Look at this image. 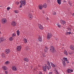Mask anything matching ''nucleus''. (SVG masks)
Listing matches in <instances>:
<instances>
[{"instance_id":"f257e3e1","label":"nucleus","mask_w":74,"mask_h":74,"mask_svg":"<svg viewBox=\"0 0 74 74\" xmlns=\"http://www.w3.org/2000/svg\"><path fill=\"white\" fill-rule=\"evenodd\" d=\"M47 64H45L44 66H43L42 67V69L45 72L47 71V69L48 70H49V69H51V65H50L49 62L48 61H47Z\"/></svg>"},{"instance_id":"f03ea898","label":"nucleus","mask_w":74,"mask_h":74,"mask_svg":"<svg viewBox=\"0 0 74 74\" xmlns=\"http://www.w3.org/2000/svg\"><path fill=\"white\" fill-rule=\"evenodd\" d=\"M50 49L51 52L53 53V52H56V50L54 49V47H53V46H51L50 47Z\"/></svg>"},{"instance_id":"7ed1b4c3","label":"nucleus","mask_w":74,"mask_h":74,"mask_svg":"<svg viewBox=\"0 0 74 74\" xmlns=\"http://www.w3.org/2000/svg\"><path fill=\"white\" fill-rule=\"evenodd\" d=\"M52 37V35L50 33H48L47 34V40H49Z\"/></svg>"},{"instance_id":"20e7f679","label":"nucleus","mask_w":74,"mask_h":74,"mask_svg":"<svg viewBox=\"0 0 74 74\" xmlns=\"http://www.w3.org/2000/svg\"><path fill=\"white\" fill-rule=\"evenodd\" d=\"M7 19H5V18H3L1 20V22L2 23H3V24H5V23L7 22Z\"/></svg>"},{"instance_id":"39448f33","label":"nucleus","mask_w":74,"mask_h":74,"mask_svg":"<svg viewBox=\"0 0 74 74\" xmlns=\"http://www.w3.org/2000/svg\"><path fill=\"white\" fill-rule=\"evenodd\" d=\"M50 63H51V66H52V67L55 68L54 69L55 71H56V65L54 64L52 62H50Z\"/></svg>"},{"instance_id":"423d86ee","label":"nucleus","mask_w":74,"mask_h":74,"mask_svg":"<svg viewBox=\"0 0 74 74\" xmlns=\"http://www.w3.org/2000/svg\"><path fill=\"white\" fill-rule=\"evenodd\" d=\"M20 2L21 5H25L26 4V1L25 0H21Z\"/></svg>"},{"instance_id":"0eeeda50","label":"nucleus","mask_w":74,"mask_h":74,"mask_svg":"<svg viewBox=\"0 0 74 74\" xmlns=\"http://www.w3.org/2000/svg\"><path fill=\"white\" fill-rule=\"evenodd\" d=\"M10 51L11 50L9 49H6L5 51V52L6 54H8L10 53Z\"/></svg>"},{"instance_id":"6e6552de","label":"nucleus","mask_w":74,"mask_h":74,"mask_svg":"<svg viewBox=\"0 0 74 74\" xmlns=\"http://www.w3.org/2000/svg\"><path fill=\"white\" fill-rule=\"evenodd\" d=\"M22 49V47L21 46H19L17 47L16 49L17 51H21V49Z\"/></svg>"},{"instance_id":"1a4fd4ad","label":"nucleus","mask_w":74,"mask_h":74,"mask_svg":"<svg viewBox=\"0 0 74 74\" xmlns=\"http://www.w3.org/2000/svg\"><path fill=\"white\" fill-rule=\"evenodd\" d=\"M12 70L14 71H16L17 70V67L16 66H13L12 67Z\"/></svg>"},{"instance_id":"9d476101","label":"nucleus","mask_w":74,"mask_h":74,"mask_svg":"<svg viewBox=\"0 0 74 74\" xmlns=\"http://www.w3.org/2000/svg\"><path fill=\"white\" fill-rule=\"evenodd\" d=\"M38 41L39 42H42V37L41 36H39L38 39Z\"/></svg>"},{"instance_id":"9b49d317","label":"nucleus","mask_w":74,"mask_h":74,"mask_svg":"<svg viewBox=\"0 0 74 74\" xmlns=\"http://www.w3.org/2000/svg\"><path fill=\"white\" fill-rule=\"evenodd\" d=\"M38 8L39 9H40V10H41L42 9V8H43V6H42V5H39L38 6Z\"/></svg>"},{"instance_id":"f8f14e48","label":"nucleus","mask_w":74,"mask_h":74,"mask_svg":"<svg viewBox=\"0 0 74 74\" xmlns=\"http://www.w3.org/2000/svg\"><path fill=\"white\" fill-rule=\"evenodd\" d=\"M28 18L30 19V20L32 19V17H33V16H32V14H29L28 15Z\"/></svg>"},{"instance_id":"ddd939ff","label":"nucleus","mask_w":74,"mask_h":74,"mask_svg":"<svg viewBox=\"0 0 74 74\" xmlns=\"http://www.w3.org/2000/svg\"><path fill=\"white\" fill-rule=\"evenodd\" d=\"M24 62H29V59L27 58H24Z\"/></svg>"},{"instance_id":"4468645a","label":"nucleus","mask_w":74,"mask_h":74,"mask_svg":"<svg viewBox=\"0 0 74 74\" xmlns=\"http://www.w3.org/2000/svg\"><path fill=\"white\" fill-rule=\"evenodd\" d=\"M70 48L72 50H74V46L72 45H71L70 46Z\"/></svg>"},{"instance_id":"2eb2a0df","label":"nucleus","mask_w":74,"mask_h":74,"mask_svg":"<svg viewBox=\"0 0 74 74\" xmlns=\"http://www.w3.org/2000/svg\"><path fill=\"white\" fill-rule=\"evenodd\" d=\"M11 25L13 26H15V25H16V23L14 21H13Z\"/></svg>"},{"instance_id":"dca6fc26","label":"nucleus","mask_w":74,"mask_h":74,"mask_svg":"<svg viewBox=\"0 0 74 74\" xmlns=\"http://www.w3.org/2000/svg\"><path fill=\"white\" fill-rule=\"evenodd\" d=\"M39 28L41 30L43 29V27L42 25H41L40 24L39 25Z\"/></svg>"},{"instance_id":"f3484780","label":"nucleus","mask_w":74,"mask_h":74,"mask_svg":"<svg viewBox=\"0 0 74 74\" xmlns=\"http://www.w3.org/2000/svg\"><path fill=\"white\" fill-rule=\"evenodd\" d=\"M23 41L25 43H27V39L26 38L23 39Z\"/></svg>"},{"instance_id":"a211bd4d","label":"nucleus","mask_w":74,"mask_h":74,"mask_svg":"<svg viewBox=\"0 0 74 74\" xmlns=\"http://www.w3.org/2000/svg\"><path fill=\"white\" fill-rule=\"evenodd\" d=\"M2 69L4 70H7V67L4 66L2 67Z\"/></svg>"},{"instance_id":"6ab92c4d","label":"nucleus","mask_w":74,"mask_h":74,"mask_svg":"<svg viewBox=\"0 0 74 74\" xmlns=\"http://www.w3.org/2000/svg\"><path fill=\"white\" fill-rule=\"evenodd\" d=\"M60 23L62 24L63 25H64L65 24V21L64 20H61L60 21Z\"/></svg>"},{"instance_id":"aec40b11","label":"nucleus","mask_w":74,"mask_h":74,"mask_svg":"<svg viewBox=\"0 0 74 74\" xmlns=\"http://www.w3.org/2000/svg\"><path fill=\"white\" fill-rule=\"evenodd\" d=\"M57 3L59 5L61 4V0H57Z\"/></svg>"},{"instance_id":"412c9836","label":"nucleus","mask_w":74,"mask_h":74,"mask_svg":"<svg viewBox=\"0 0 74 74\" xmlns=\"http://www.w3.org/2000/svg\"><path fill=\"white\" fill-rule=\"evenodd\" d=\"M62 63L64 66H66V62H65V61H62Z\"/></svg>"},{"instance_id":"4be33fe9","label":"nucleus","mask_w":74,"mask_h":74,"mask_svg":"<svg viewBox=\"0 0 74 74\" xmlns=\"http://www.w3.org/2000/svg\"><path fill=\"white\" fill-rule=\"evenodd\" d=\"M1 39V40H2V41H4V40H5V37H2V38H0Z\"/></svg>"},{"instance_id":"5701e85b","label":"nucleus","mask_w":74,"mask_h":74,"mask_svg":"<svg viewBox=\"0 0 74 74\" xmlns=\"http://www.w3.org/2000/svg\"><path fill=\"white\" fill-rule=\"evenodd\" d=\"M43 8H47V4H44L42 5Z\"/></svg>"},{"instance_id":"b1692460","label":"nucleus","mask_w":74,"mask_h":74,"mask_svg":"<svg viewBox=\"0 0 74 74\" xmlns=\"http://www.w3.org/2000/svg\"><path fill=\"white\" fill-rule=\"evenodd\" d=\"M56 25L59 27H61V25H60L59 24V23H57Z\"/></svg>"},{"instance_id":"393cba45","label":"nucleus","mask_w":74,"mask_h":74,"mask_svg":"<svg viewBox=\"0 0 74 74\" xmlns=\"http://www.w3.org/2000/svg\"><path fill=\"white\" fill-rule=\"evenodd\" d=\"M9 40L10 41H12V40H13V37H10L9 38Z\"/></svg>"},{"instance_id":"a878e982","label":"nucleus","mask_w":74,"mask_h":74,"mask_svg":"<svg viewBox=\"0 0 74 74\" xmlns=\"http://www.w3.org/2000/svg\"><path fill=\"white\" fill-rule=\"evenodd\" d=\"M64 53V54H65V55H66V56L68 55V54L67 53V51H65Z\"/></svg>"},{"instance_id":"bb28decb","label":"nucleus","mask_w":74,"mask_h":74,"mask_svg":"<svg viewBox=\"0 0 74 74\" xmlns=\"http://www.w3.org/2000/svg\"><path fill=\"white\" fill-rule=\"evenodd\" d=\"M63 60H64V61H67V58H63Z\"/></svg>"},{"instance_id":"cd10ccee","label":"nucleus","mask_w":74,"mask_h":74,"mask_svg":"<svg viewBox=\"0 0 74 74\" xmlns=\"http://www.w3.org/2000/svg\"><path fill=\"white\" fill-rule=\"evenodd\" d=\"M66 72L68 73H70L71 72H70V69H67L66 70Z\"/></svg>"},{"instance_id":"c85d7f7f","label":"nucleus","mask_w":74,"mask_h":74,"mask_svg":"<svg viewBox=\"0 0 74 74\" xmlns=\"http://www.w3.org/2000/svg\"><path fill=\"white\" fill-rule=\"evenodd\" d=\"M1 56L3 58H5V54H4L3 53H2Z\"/></svg>"},{"instance_id":"c756f323","label":"nucleus","mask_w":74,"mask_h":74,"mask_svg":"<svg viewBox=\"0 0 74 74\" xmlns=\"http://www.w3.org/2000/svg\"><path fill=\"white\" fill-rule=\"evenodd\" d=\"M17 36H19V31L17 30L16 32Z\"/></svg>"},{"instance_id":"7c9ffc66","label":"nucleus","mask_w":74,"mask_h":74,"mask_svg":"<svg viewBox=\"0 0 74 74\" xmlns=\"http://www.w3.org/2000/svg\"><path fill=\"white\" fill-rule=\"evenodd\" d=\"M9 61H6L5 62V64H9Z\"/></svg>"},{"instance_id":"2f4dec72","label":"nucleus","mask_w":74,"mask_h":74,"mask_svg":"<svg viewBox=\"0 0 74 74\" xmlns=\"http://www.w3.org/2000/svg\"><path fill=\"white\" fill-rule=\"evenodd\" d=\"M53 15H56V12H53L52 13Z\"/></svg>"},{"instance_id":"473e14b6","label":"nucleus","mask_w":74,"mask_h":74,"mask_svg":"<svg viewBox=\"0 0 74 74\" xmlns=\"http://www.w3.org/2000/svg\"><path fill=\"white\" fill-rule=\"evenodd\" d=\"M15 36H16V34L15 33H13L12 34V37H15Z\"/></svg>"},{"instance_id":"72a5a7b5","label":"nucleus","mask_w":74,"mask_h":74,"mask_svg":"<svg viewBox=\"0 0 74 74\" xmlns=\"http://www.w3.org/2000/svg\"><path fill=\"white\" fill-rule=\"evenodd\" d=\"M69 3L70 5V6H71V5H72V3L71 2H69Z\"/></svg>"},{"instance_id":"f704fd0d","label":"nucleus","mask_w":74,"mask_h":74,"mask_svg":"<svg viewBox=\"0 0 74 74\" xmlns=\"http://www.w3.org/2000/svg\"><path fill=\"white\" fill-rule=\"evenodd\" d=\"M15 4H16L18 5V4H19V2L17 1V2H16Z\"/></svg>"},{"instance_id":"c9c22d12","label":"nucleus","mask_w":74,"mask_h":74,"mask_svg":"<svg viewBox=\"0 0 74 74\" xmlns=\"http://www.w3.org/2000/svg\"><path fill=\"white\" fill-rule=\"evenodd\" d=\"M14 11L15 14H17L18 13V11L17 10H15Z\"/></svg>"},{"instance_id":"e433bc0d","label":"nucleus","mask_w":74,"mask_h":74,"mask_svg":"<svg viewBox=\"0 0 74 74\" xmlns=\"http://www.w3.org/2000/svg\"><path fill=\"white\" fill-rule=\"evenodd\" d=\"M56 71V74H59V72H58V71Z\"/></svg>"},{"instance_id":"4c0bfd02","label":"nucleus","mask_w":74,"mask_h":74,"mask_svg":"<svg viewBox=\"0 0 74 74\" xmlns=\"http://www.w3.org/2000/svg\"><path fill=\"white\" fill-rule=\"evenodd\" d=\"M66 33H67V34H69V35L70 34H71V33L70 32H67Z\"/></svg>"},{"instance_id":"58836bf2","label":"nucleus","mask_w":74,"mask_h":74,"mask_svg":"<svg viewBox=\"0 0 74 74\" xmlns=\"http://www.w3.org/2000/svg\"><path fill=\"white\" fill-rule=\"evenodd\" d=\"M29 49V47H26V51H27Z\"/></svg>"},{"instance_id":"ea45409f","label":"nucleus","mask_w":74,"mask_h":74,"mask_svg":"<svg viewBox=\"0 0 74 74\" xmlns=\"http://www.w3.org/2000/svg\"><path fill=\"white\" fill-rule=\"evenodd\" d=\"M38 74H43V73H42L41 72H40Z\"/></svg>"},{"instance_id":"a19ab883","label":"nucleus","mask_w":74,"mask_h":74,"mask_svg":"<svg viewBox=\"0 0 74 74\" xmlns=\"http://www.w3.org/2000/svg\"><path fill=\"white\" fill-rule=\"evenodd\" d=\"M22 5H23L21 4L20 5V8H22Z\"/></svg>"},{"instance_id":"79ce46f5","label":"nucleus","mask_w":74,"mask_h":74,"mask_svg":"<svg viewBox=\"0 0 74 74\" xmlns=\"http://www.w3.org/2000/svg\"><path fill=\"white\" fill-rule=\"evenodd\" d=\"M10 8L8 7V8H7V10L8 11L9 10H10Z\"/></svg>"},{"instance_id":"37998d69","label":"nucleus","mask_w":74,"mask_h":74,"mask_svg":"<svg viewBox=\"0 0 74 74\" xmlns=\"http://www.w3.org/2000/svg\"><path fill=\"white\" fill-rule=\"evenodd\" d=\"M5 74H8V72L7 71H6L5 72Z\"/></svg>"},{"instance_id":"c03bdc74","label":"nucleus","mask_w":74,"mask_h":74,"mask_svg":"<svg viewBox=\"0 0 74 74\" xmlns=\"http://www.w3.org/2000/svg\"><path fill=\"white\" fill-rule=\"evenodd\" d=\"M68 29L69 31H71V28H68Z\"/></svg>"},{"instance_id":"a18cd8bd","label":"nucleus","mask_w":74,"mask_h":74,"mask_svg":"<svg viewBox=\"0 0 74 74\" xmlns=\"http://www.w3.org/2000/svg\"><path fill=\"white\" fill-rule=\"evenodd\" d=\"M44 51L45 52H47V50L46 49H45L44 50Z\"/></svg>"},{"instance_id":"49530a36","label":"nucleus","mask_w":74,"mask_h":74,"mask_svg":"<svg viewBox=\"0 0 74 74\" xmlns=\"http://www.w3.org/2000/svg\"><path fill=\"white\" fill-rule=\"evenodd\" d=\"M45 49L46 50H48V48H47V47H45Z\"/></svg>"},{"instance_id":"de8ad7c7","label":"nucleus","mask_w":74,"mask_h":74,"mask_svg":"<svg viewBox=\"0 0 74 74\" xmlns=\"http://www.w3.org/2000/svg\"><path fill=\"white\" fill-rule=\"evenodd\" d=\"M2 42V40H1V38H0V42Z\"/></svg>"},{"instance_id":"09e8293b","label":"nucleus","mask_w":74,"mask_h":74,"mask_svg":"<svg viewBox=\"0 0 74 74\" xmlns=\"http://www.w3.org/2000/svg\"><path fill=\"white\" fill-rule=\"evenodd\" d=\"M66 62L67 63H69V62L68 61V60L67 61H66Z\"/></svg>"},{"instance_id":"8fccbe9b","label":"nucleus","mask_w":74,"mask_h":74,"mask_svg":"<svg viewBox=\"0 0 74 74\" xmlns=\"http://www.w3.org/2000/svg\"><path fill=\"white\" fill-rule=\"evenodd\" d=\"M52 74V72H50L49 73V74Z\"/></svg>"},{"instance_id":"3c124183","label":"nucleus","mask_w":74,"mask_h":74,"mask_svg":"<svg viewBox=\"0 0 74 74\" xmlns=\"http://www.w3.org/2000/svg\"><path fill=\"white\" fill-rule=\"evenodd\" d=\"M47 2H48V3H50V1L49 0H48L47 1Z\"/></svg>"},{"instance_id":"603ef678","label":"nucleus","mask_w":74,"mask_h":74,"mask_svg":"<svg viewBox=\"0 0 74 74\" xmlns=\"http://www.w3.org/2000/svg\"><path fill=\"white\" fill-rule=\"evenodd\" d=\"M71 72H73V70H72V69H71Z\"/></svg>"},{"instance_id":"864d4df0","label":"nucleus","mask_w":74,"mask_h":74,"mask_svg":"<svg viewBox=\"0 0 74 74\" xmlns=\"http://www.w3.org/2000/svg\"><path fill=\"white\" fill-rule=\"evenodd\" d=\"M72 16H74V13H73V14H72Z\"/></svg>"},{"instance_id":"5fc2aeb1","label":"nucleus","mask_w":74,"mask_h":74,"mask_svg":"<svg viewBox=\"0 0 74 74\" xmlns=\"http://www.w3.org/2000/svg\"><path fill=\"white\" fill-rule=\"evenodd\" d=\"M55 40H57V38H55Z\"/></svg>"},{"instance_id":"6e6d98bb","label":"nucleus","mask_w":74,"mask_h":74,"mask_svg":"<svg viewBox=\"0 0 74 74\" xmlns=\"http://www.w3.org/2000/svg\"><path fill=\"white\" fill-rule=\"evenodd\" d=\"M47 20H48V18H47Z\"/></svg>"}]
</instances>
